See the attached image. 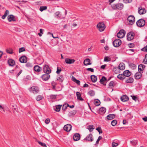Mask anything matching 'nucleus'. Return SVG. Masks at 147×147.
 <instances>
[{
  "instance_id": "nucleus-46",
  "label": "nucleus",
  "mask_w": 147,
  "mask_h": 147,
  "mask_svg": "<svg viewBox=\"0 0 147 147\" xmlns=\"http://www.w3.org/2000/svg\"><path fill=\"white\" fill-rule=\"evenodd\" d=\"M6 51L7 53L12 54L13 53V49L11 48H9L6 49Z\"/></svg>"
},
{
  "instance_id": "nucleus-18",
  "label": "nucleus",
  "mask_w": 147,
  "mask_h": 147,
  "mask_svg": "<svg viewBox=\"0 0 147 147\" xmlns=\"http://www.w3.org/2000/svg\"><path fill=\"white\" fill-rule=\"evenodd\" d=\"M138 13L140 15L145 14L146 12V10L144 8H142L141 7H140L139 8Z\"/></svg>"
},
{
  "instance_id": "nucleus-44",
  "label": "nucleus",
  "mask_w": 147,
  "mask_h": 147,
  "mask_svg": "<svg viewBox=\"0 0 147 147\" xmlns=\"http://www.w3.org/2000/svg\"><path fill=\"white\" fill-rule=\"evenodd\" d=\"M117 78L120 80H123L125 78V76L122 74H119L118 75Z\"/></svg>"
},
{
  "instance_id": "nucleus-58",
  "label": "nucleus",
  "mask_w": 147,
  "mask_h": 147,
  "mask_svg": "<svg viewBox=\"0 0 147 147\" xmlns=\"http://www.w3.org/2000/svg\"><path fill=\"white\" fill-rule=\"evenodd\" d=\"M147 56V55H145V57H146ZM143 63L145 64H147V57L146 58H145L143 60Z\"/></svg>"
},
{
  "instance_id": "nucleus-63",
  "label": "nucleus",
  "mask_w": 147,
  "mask_h": 147,
  "mask_svg": "<svg viewBox=\"0 0 147 147\" xmlns=\"http://www.w3.org/2000/svg\"><path fill=\"white\" fill-rule=\"evenodd\" d=\"M50 121V120L49 119L47 118V119L45 121V123L47 124H48L49 123Z\"/></svg>"
},
{
  "instance_id": "nucleus-12",
  "label": "nucleus",
  "mask_w": 147,
  "mask_h": 147,
  "mask_svg": "<svg viewBox=\"0 0 147 147\" xmlns=\"http://www.w3.org/2000/svg\"><path fill=\"white\" fill-rule=\"evenodd\" d=\"M71 125L70 124H67L64 127V129L67 132L69 131L71 129Z\"/></svg>"
},
{
  "instance_id": "nucleus-2",
  "label": "nucleus",
  "mask_w": 147,
  "mask_h": 147,
  "mask_svg": "<svg viewBox=\"0 0 147 147\" xmlns=\"http://www.w3.org/2000/svg\"><path fill=\"white\" fill-rule=\"evenodd\" d=\"M127 20L129 22V24L132 25L134 24L135 22V18L133 15H130L128 17Z\"/></svg>"
},
{
  "instance_id": "nucleus-8",
  "label": "nucleus",
  "mask_w": 147,
  "mask_h": 147,
  "mask_svg": "<svg viewBox=\"0 0 147 147\" xmlns=\"http://www.w3.org/2000/svg\"><path fill=\"white\" fill-rule=\"evenodd\" d=\"M43 71L45 73L50 74L51 72V69L47 65H45L43 66Z\"/></svg>"
},
{
  "instance_id": "nucleus-60",
  "label": "nucleus",
  "mask_w": 147,
  "mask_h": 147,
  "mask_svg": "<svg viewBox=\"0 0 147 147\" xmlns=\"http://www.w3.org/2000/svg\"><path fill=\"white\" fill-rule=\"evenodd\" d=\"M86 70L89 71H91V72H94V69L91 68H88L86 69Z\"/></svg>"
},
{
  "instance_id": "nucleus-22",
  "label": "nucleus",
  "mask_w": 147,
  "mask_h": 147,
  "mask_svg": "<svg viewBox=\"0 0 147 147\" xmlns=\"http://www.w3.org/2000/svg\"><path fill=\"white\" fill-rule=\"evenodd\" d=\"M34 69V70L37 72H39L42 70V68L37 65L35 66Z\"/></svg>"
},
{
  "instance_id": "nucleus-28",
  "label": "nucleus",
  "mask_w": 147,
  "mask_h": 147,
  "mask_svg": "<svg viewBox=\"0 0 147 147\" xmlns=\"http://www.w3.org/2000/svg\"><path fill=\"white\" fill-rule=\"evenodd\" d=\"M107 80V78L105 76H102L100 81V82L104 85H106V84L104 83V82Z\"/></svg>"
},
{
  "instance_id": "nucleus-31",
  "label": "nucleus",
  "mask_w": 147,
  "mask_h": 147,
  "mask_svg": "<svg viewBox=\"0 0 147 147\" xmlns=\"http://www.w3.org/2000/svg\"><path fill=\"white\" fill-rule=\"evenodd\" d=\"M87 129H88L89 131L91 132L94 129V127L93 125H89L88 126Z\"/></svg>"
},
{
  "instance_id": "nucleus-3",
  "label": "nucleus",
  "mask_w": 147,
  "mask_h": 147,
  "mask_svg": "<svg viewBox=\"0 0 147 147\" xmlns=\"http://www.w3.org/2000/svg\"><path fill=\"white\" fill-rule=\"evenodd\" d=\"M97 27L100 32L103 31L105 28V24L102 22L98 23L97 25Z\"/></svg>"
},
{
  "instance_id": "nucleus-47",
  "label": "nucleus",
  "mask_w": 147,
  "mask_h": 147,
  "mask_svg": "<svg viewBox=\"0 0 147 147\" xmlns=\"http://www.w3.org/2000/svg\"><path fill=\"white\" fill-rule=\"evenodd\" d=\"M69 105L67 104H64L62 107V109L63 110L65 111V110L67 108V107L68 106H69Z\"/></svg>"
},
{
  "instance_id": "nucleus-9",
  "label": "nucleus",
  "mask_w": 147,
  "mask_h": 147,
  "mask_svg": "<svg viewBox=\"0 0 147 147\" xmlns=\"http://www.w3.org/2000/svg\"><path fill=\"white\" fill-rule=\"evenodd\" d=\"M84 140L90 142H92L94 140L93 135L92 134H90L84 139Z\"/></svg>"
},
{
  "instance_id": "nucleus-5",
  "label": "nucleus",
  "mask_w": 147,
  "mask_h": 147,
  "mask_svg": "<svg viewBox=\"0 0 147 147\" xmlns=\"http://www.w3.org/2000/svg\"><path fill=\"white\" fill-rule=\"evenodd\" d=\"M113 46L115 47H119L121 44V40L119 39H117L114 40L113 43Z\"/></svg>"
},
{
  "instance_id": "nucleus-53",
  "label": "nucleus",
  "mask_w": 147,
  "mask_h": 147,
  "mask_svg": "<svg viewBox=\"0 0 147 147\" xmlns=\"http://www.w3.org/2000/svg\"><path fill=\"white\" fill-rule=\"evenodd\" d=\"M61 71V68L60 67H58L57 68V71H56V73L57 74H58L60 73Z\"/></svg>"
},
{
  "instance_id": "nucleus-40",
  "label": "nucleus",
  "mask_w": 147,
  "mask_h": 147,
  "mask_svg": "<svg viewBox=\"0 0 147 147\" xmlns=\"http://www.w3.org/2000/svg\"><path fill=\"white\" fill-rule=\"evenodd\" d=\"M44 97L43 96L41 95H39L36 98V100L38 101H40L41 100L43 99Z\"/></svg>"
},
{
  "instance_id": "nucleus-55",
  "label": "nucleus",
  "mask_w": 147,
  "mask_h": 147,
  "mask_svg": "<svg viewBox=\"0 0 147 147\" xmlns=\"http://www.w3.org/2000/svg\"><path fill=\"white\" fill-rule=\"evenodd\" d=\"M57 96V95H50V97L52 99H55Z\"/></svg>"
},
{
  "instance_id": "nucleus-21",
  "label": "nucleus",
  "mask_w": 147,
  "mask_h": 147,
  "mask_svg": "<svg viewBox=\"0 0 147 147\" xmlns=\"http://www.w3.org/2000/svg\"><path fill=\"white\" fill-rule=\"evenodd\" d=\"M123 74L125 76L129 77L131 75V72L128 70H126L123 72Z\"/></svg>"
},
{
  "instance_id": "nucleus-7",
  "label": "nucleus",
  "mask_w": 147,
  "mask_h": 147,
  "mask_svg": "<svg viewBox=\"0 0 147 147\" xmlns=\"http://www.w3.org/2000/svg\"><path fill=\"white\" fill-rule=\"evenodd\" d=\"M134 33L133 32H130L127 34V38L128 40H131L134 39Z\"/></svg>"
},
{
  "instance_id": "nucleus-26",
  "label": "nucleus",
  "mask_w": 147,
  "mask_h": 147,
  "mask_svg": "<svg viewBox=\"0 0 147 147\" xmlns=\"http://www.w3.org/2000/svg\"><path fill=\"white\" fill-rule=\"evenodd\" d=\"M121 99V101L124 102L127 101L129 99L128 97L126 95L122 96Z\"/></svg>"
},
{
  "instance_id": "nucleus-25",
  "label": "nucleus",
  "mask_w": 147,
  "mask_h": 147,
  "mask_svg": "<svg viewBox=\"0 0 147 147\" xmlns=\"http://www.w3.org/2000/svg\"><path fill=\"white\" fill-rule=\"evenodd\" d=\"M115 117V115L114 114H110L108 115L107 117V119L109 120H111Z\"/></svg>"
},
{
  "instance_id": "nucleus-15",
  "label": "nucleus",
  "mask_w": 147,
  "mask_h": 147,
  "mask_svg": "<svg viewBox=\"0 0 147 147\" xmlns=\"http://www.w3.org/2000/svg\"><path fill=\"white\" fill-rule=\"evenodd\" d=\"M142 73L141 72L139 71L138 72H136L134 75L135 79L138 80L140 79L142 77Z\"/></svg>"
},
{
  "instance_id": "nucleus-41",
  "label": "nucleus",
  "mask_w": 147,
  "mask_h": 147,
  "mask_svg": "<svg viewBox=\"0 0 147 147\" xmlns=\"http://www.w3.org/2000/svg\"><path fill=\"white\" fill-rule=\"evenodd\" d=\"M130 143L133 146H135L138 143V141L134 140L131 141Z\"/></svg>"
},
{
  "instance_id": "nucleus-27",
  "label": "nucleus",
  "mask_w": 147,
  "mask_h": 147,
  "mask_svg": "<svg viewBox=\"0 0 147 147\" xmlns=\"http://www.w3.org/2000/svg\"><path fill=\"white\" fill-rule=\"evenodd\" d=\"M64 79L63 76L60 75H59L57 78V80L61 82H62Z\"/></svg>"
},
{
  "instance_id": "nucleus-11",
  "label": "nucleus",
  "mask_w": 147,
  "mask_h": 147,
  "mask_svg": "<svg viewBox=\"0 0 147 147\" xmlns=\"http://www.w3.org/2000/svg\"><path fill=\"white\" fill-rule=\"evenodd\" d=\"M49 74L45 73L42 75L41 76L42 80L44 81L47 80L50 78Z\"/></svg>"
},
{
  "instance_id": "nucleus-30",
  "label": "nucleus",
  "mask_w": 147,
  "mask_h": 147,
  "mask_svg": "<svg viewBox=\"0 0 147 147\" xmlns=\"http://www.w3.org/2000/svg\"><path fill=\"white\" fill-rule=\"evenodd\" d=\"M99 113L101 114L104 113L106 111V109L104 107H102L100 108L99 110Z\"/></svg>"
},
{
  "instance_id": "nucleus-14",
  "label": "nucleus",
  "mask_w": 147,
  "mask_h": 147,
  "mask_svg": "<svg viewBox=\"0 0 147 147\" xmlns=\"http://www.w3.org/2000/svg\"><path fill=\"white\" fill-rule=\"evenodd\" d=\"M27 59L25 56H23L19 59V61L21 63H26L27 62Z\"/></svg>"
},
{
  "instance_id": "nucleus-10",
  "label": "nucleus",
  "mask_w": 147,
  "mask_h": 147,
  "mask_svg": "<svg viewBox=\"0 0 147 147\" xmlns=\"http://www.w3.org/2000/svg\"><path fill=\"white\" fill-rule=\"evenodd\" d=\"M30 91L34 94H36L39 91V89L37 87L33 86L30 88Z\"/></svg>"
},
{
  "instance_id": "nucleus-17",
  "label": "nucleus",
  "mask_w": 147,
  "mask_h": 147,
  "mask_svg": "<svg viewBox=\"0 0 147 147\" xmlns=\"http://www.w3.org/2000/svg\"><path fill=\"white\" fill-rule=\"evenodd\" d=\"M7 19L8 21L10 22H11V21L13 22L16 21V19L15 17L12 15L8 16L7 17Z\"/></svg>"
},
{
  "instance_id": "nucleus-19",
  "label": "nucleus",
  "mask_w": 147,
  "mask_h": 147,
  "mask_svg": "<svg viewBox=\"0 0 147 147\" xmlns=\"http://www.w3.org/2000/svg\"><path fill=\"white\" fill-rule=\"evenodd\" d=\"M80 138V136L79 134H76L73 137V139L74 141H78Z\"/></svg>"
},
{
  "instance_id": "nucleus-23",
  "label": "nucleus",
  "mask_w": 147,
  "mask_h": 147,
  "mask_svg": "<svg viewBox=\"0 0 147 147\" xmlns=\"http://www.w3.org/2000/svg\"><path fill=\"white\" fill-rule=\"evenodd\" d=\"M119 69L121 70H123L125 69V65L123 63H121L119 64L118 66Z\"/></svg>"
},
{
  "instance_id": "nucleus-35",
  "label": "nucleus",
  "mask_w": 147,
  "mask_h": 147,
  "mask_svg": "<svg viewBox=\"0 0 147 147\" xmlns=\"http://www.w3.org/2000/svg\"><path fill=\"white\" fill-rule=\"evenodd\" d=\"M91 79L92 82H96L97 80L96 77L94 75H92L91 76Z\"/></svg>"
},
{
  "instance_id": "nucleus-43",
  "label": "nucleus",
  "mask_w": 147,
  "mask_h": 147,
  "mask_svg": "<svg viewBox=\"0 0 147 147\" xmlns=\"http://www.w3.org/2000/svg\"><path fill=\"white\" fill-rule=\"evenodd\" d=\"M47 9V7L46 6H40V8L39 10L41 11H42L44 10Z\"/></svg>"
},
{
  "instance_id": "nucleus-50",
  "label": "nucleus",
  "mask_w": 147,
  "mask_h": 147,
  "mask_svg": "<svg viewBox=\"0 0 147 147\" xmlns=\"http://www.w3.org/2000/svg\"><path fill=\"white\" fill-rule=\"evenodd\" d=\"M111 124L112 126H115L117 124V121L116 120H114L112 121Z\"/></svg>"
},
{
  "instance_id": "nucleus-29",
  "label": "nucleus",
  "mask_w": 147,
  "mask_h": 147,
  "mask_svg": "<svg viewBox=\"0 0 147 147\" xmlns=\"http://www.w3.org/2000/svg\"><path fill=\"white\" fill-rule=\"evenodd\" d=\"M61 15L59 11H58L56 12L54 14V16L57 18H60Z\"/></svg>"
},
{
  "instance_id": "nucleus-56",
  "label": "nucleus",
  "mask_w": 147,
  "mask_h": 147,
  "mask_svg": "<svg viewBox=\"0 0 147 147\" xmlns=\"http://www.w3.org/2000/svg\"><path fill=\"white\" fill-rule=\"evenodd\" d=\"M26 66L27 67H32V64L30 63H28L26 64Z\"/></svg>"
},
{
  "instance_id": "nucleus-1",
  "label": "nucleus",
  "mask_w": 147,
  "mask_h": 147,
  "mask_svg": "<svg viewBox=\"0 0 147 147\" xmlns=\"http://www.w3.org/2000/svg\"><path fill=\"white\" fill-rule=\"evenodd\" d=\"M123 4L121 3L114 4L112 5V7L114 9L121 10L123 9Z\"/></svg>"
},
{
  "instance_id": "nucleus-16",
  "label": "nucleus",
  "mask_w": 147,
  "mask_h": 147,
  "mask_svg": "<svg viewBox=\"0 0 147 147\" xmlns=\"http://www.w3.org/2000/svg\"><path fill=\"white\" fill-rule=\"evenodd\" d=\"M145 68V66L144 65L140 64L139 65L138 67V70L139 71L143 73V71L144 70Z\"/></svg>"
},
{
  "instance_id": "nucleus-61",
  "label": "nucleus",
  "mask_w": 147,
  "mask_h": 147,
  "mask_svg": "<svg viewBox=\"0 0 147 147\" xmlns=\"http://www.w3.org/2000/svg\"><path fill=\"white\" fill-rule=\"evenodd\" d=\"M112 147H116L118 145V144L116 143H115V142H113L112 143Z\"/></svg>"
},
{
  "instance_id": "nucleus-54",
  "label": "nucleus",
  "mask_w": 147,
  "mask_h": 147,
  "mask_svg": "<svg viewBox=\"0 0 147 147\" xmlns=\"http://www.w3.org/2000/svg\"><path fill=\"white\" fill-rule=\"evenodd\" d=\"M132 0H123V3H130L132 2Z\"/></svg>"
},
{
  "instance_id": "nucleus-57",
  "label": "nucleus",
  "mask_w": 147,
  "mask_h": 147,
  "mask_svg": "<svg viewBox=\"0 0 147 147\" xmlns=\"http://www.w3.org/2000/svg\"><path fill=\"white\" fill-rule=\"evenodd\" d=\"M102 139V137L101 136H99L98 139L97 140L96 142V144H98L99 143V141Z\"/></svg>"
},
{
  "instance_id": "nucleus-52",
  "label": "nucleus",
  "mask_w": 147,
  "mask_h": 147,
  "mask_svg": "<svg viewBox=\"0 0 147 147\" xmlns=\"http://www.w3.org/2000/svg\"><path fill=\"white\" fill-rule=\"evenodd\" d=\"M25 51V48L24 47H22L19 49V53H20L22 52Z\"/></svg>"
},
{
  "instance_id": "nucleus-36",
  "label": "nucleus",
  "mask_w": 147,
  "mask_h": 147,
  "mask_svg": "<svg viewBox=\"0 0 147 147\" xmlns=\"http://www.w3.org/2000/svg\"><path fill=\"white\" fill-rule=\"evenodd\" d=\"M55 86V89L54 90H55L56 91H59L61 90L62 88L61 86V85H56Z\"/></svg>"
},
{
  "instance_id": "nucleus-4",
  "label": "nucleus",
  "mask_w": 147,
  "mask_h": 147,
  "mask_svg": "<svg viewBox=\"0 0 147 147\" xmlns=\"http://www.w3.org/2000/svg\"><path fill=\"white\" fill-rule=\"evenodd\" d=\"M145 21L142 19L138 20L136 22L137 26L140 27L144 26L145 25Z\"/></svg>"
},
{
  "instance_id": "nucleus-49",
  "label": "nucleus",
  "mask_w": 147,
  "mask_h": 147,
  "mask_svg": "<svg viewBox=\"0 0 147 147\" xmlns=\"http://www.w3.org/2000/svg\"><path fill=\"white\" fill-rule=\"evenodd\" d=\"M52 86H53V89L54 90L55 89V86L57 85V83L54 81H53L51 83Z\"/></svg>"
},
{
  "instance_id": "nucleus-34",
  "label": "nucleus",
  "mask_w": 147,
  "mask_h": 147,
  "mask_svg": "<svg viewBox=\"0 0 147 147\" xmlns=\"http://www.w3.org/2000/svg\"><path fill=\"white\" fill-rule=\"evenodd\" d=\"M62 106L61 105H56L55 107V109H54V110H55V111L57 112H59L60 111L61 108Z\"/></svg>"
},
{
  "instance_id": "nucleus-24",
  "label": "nucleus",
  "mask_w": 147,
  "mask_h": 147,
  "mask_svg": "<svg viewBox=\"0 0 147 147\" xmlns=\"http://www.w3.org/2000/svg\"><path fill=\"white\" fill-rule=\"evenodd\" d=\"M90 60L88 58L85 59L84 62V64L85 65H88L91 64L90 62Z\"/></svg>"
},
{
  "instance_id": "nucleus-59",
  "label": "nucleus",
  "mask_w": 147,
  "mask_h": 147,
  "mask_svg": "<svg viewBox=\"0 0 147 147\" xmlns=\"http://www.w3.org/2000/svg\"><path fill=\"white\" fill-rule=\"evenodd\" d=\"M141 50L143 51L147 52V45L142 48Z\"/></svg>"
},
{
  "instance_id": "nucleus-20",
  "label": "nucleus",
  "mask_w": 147,
  "mask_h": 147,
  "mask_svg": "<svg viewBox=\"0 0 147 147\" xmlns=\"http://www.w3.org/2000/svg\"><path fill=\"white\" fill-rule=\"evenodd\" d=\"M8 63L9 65L11 66H13L15 64V61L12 59H9L8 61Z\"/></svg>"
},
{
  "instance_id": "nucleus-13",
  "label": "nucleus",
  "mask_w": 147,
  "mask_h": 147,
  "mask_svg": "<svg viewBox=\"0 0 147 147\" xmlns=\"http://www.w3.org/2000/svg\"><path fill=\"white\" fill-rule=\"evenodd\" d=\"M75 60L74 59L66 58L65 60V62L67 64H71L74 63Z\"/></svg>"
},
{
  "instance_id": "nucleus-64",
  "label": "nucleus",
  "mask_w": 147,
  "mask_h": 147,
  "mask_svg": "<svg viewBox=\"0 0 147 147\" xmlns=\"http://www.w3.org/2000/svg\"><path fill=\"white\" fill-rule=\"evenodd\" d=\"M131 96L132 97V99L134 100L135 101L137 99V97L136 96Z\"/></svg>"
},
{
  "instance_id": "nucleus-51",
  "label": "nucleus",
  "mask_w": 147,
  "mask_h": 147,
  "mask_svg": "<svg viewBox=\"0 0 147 147\" xmlns=\"http://www.w3.org/2000/svg\"><path fill=\"white\" fill-rule=\"evenodd\" d=\"M96 129L98 131L99 134L102 133V132L101 129L100 127H98L96 128Z\"/></svg>"
},
{
  "instance_id": "nucleus-42",
  "label": "nucleus",
  "mask_w": 147,
  "mask_h": 147,
  "mask_svg": "<svg viewBox=\"0 0 147 147\" xmlns=\"http://www.w3.org/2000/svg\"><path fill=\"white\" fill-rule=\"evenodd\" d=\"M115 85L114 82L113 81H111L109 84V87L110 88H112Z\"/></svg>"
},
{
  "instance_id": "nucleus-45",
  "label": "nucleus",
  "mask_w": 147,
  "mask_h": 147,
  "mask_svg": "<svg viewBox=\"0 0 147 147\" xmlns=\"http://www.w3.org/2000/svg\"><path fill=\"white\" fill-rule=\"evenodd\" d=\"M111 58L108 56L105 57L104 59V61L108 62L111 61Z\"/></svg>"
},
{
  "instance_id": "nucleus-6",
  "label": "nucleus",
  "mask_w": 147,
  "mask_h": 147,
  "mask_svg": "<svg viewBox=\"0 0 147 147\" xmlns=\"http://www.w3.org/2000/svg\"><path fill=\"white\" fill-rule=\"evenodd\" d=\"M125 34V32L123 30H121L117 34L118 38H121L124 36Z\"/></svg>"
},
{
  "instance_id": "nucleus-39",
  "label": "nucleus",
  "mask_w": 147,
  "mask_h": 147,
  "mask_svg": "<svg viewBox=\"0 0 147 147\" xmlns=\"http://www.w3.org/2000/svg\"><path fill=\"white\" fill-rule=\"evenodd\" d=\"M94 104L96 106H98L100 104V101L98 100H95L94 101Z\"/></svg>"
},
{
  "instance_id": "nucleus-32",
  "label": "nucleus",
  "mask_w": 147,
  "mask_h": 147,
  "mask_svg": "<svg viewBox=\"0 0 147 147\" xmlns=\"http://www.w3.org/2000/svg\"><path fill=\"white\" fill-rule=\"evenodd\" d=\"M134 81V79L132 77H129L125 81L127 83H133Z\"/></svg>"
},
{
  "instance_id": "nucleus-62",
  "label": "nucleus",
  "mask_w": 147,
  "mask_h": 147,
  "mask_svg": "<svg viewBox=\"0 0 147 147\" xmlns=\"http://www.w3.org/2000/svg\"><path fill=\"white\" fill-rule=\"evenodd\" d=\"M0 109L1 110V112L3 111V112H5V109L3 107H2L0 105Z\"/></svg>"
},
{
  "instance_id": "nucleus-33",
  "label": "nucleus",
  "mask_w": 147,
  "mask_h": 147,
  "mask_svg": "<svg viewBox=\"0 0 147 147\" xmlns=\"http://www.w3.org/2000/svg\"><path fill=\"white\" fill-rule=\"evenodd\" d=\"M76 95L77 98L78 100L81 101H83L84 100V99L81 97V95L79 92H76Z\"/></svg>"
},
{
  "instance_id": "nucleus-38",
  "label": "nucleus",
  "mask_w": 147,
  "mask_h": 147,
  "mask_svg": "<svg viewBox=\"0 0 147 147\" xmlns=\"http://www.w3.org/2000/svg\"><path fill=\"white\" fill-rule=\"evenodd\" d=\"M88 93L91 96H94L95 94L94 91L92 90L89 91Z\"/></svg>"
},
{
  "instance_id": "nucleus-37",
  "label": "nucleus",
  "mask_w": 147,
  "mask_h": 147,
  "mask_svg": "<svg viewBox=\"0 0 147 147\" xmlns=\"http://www.w3.org/2000/svg\"><path fill=\"white\" fill-rule=\"evenodd\" d=\"M76 110H74L69 112L68 115L69 116H71L74 115L76 113Z\"/></svg>"
},
{
  "instance_id": "nucleus-48",
  "label": "nucleus",
  "mask_w": 147,
  "mask_h": 147,
  "mask_svg": "<svg viewBox=\"0 0 147 147\" xmlns=\"http://www.w3.org/2000/svg\"><path fill=\"white\" fill-rule=\"evenodd\" d=\"M38 143L41 146L43 147H47L46 144L45 143H43L39 141H37Z\"/></svg>"
}]
</instances>
